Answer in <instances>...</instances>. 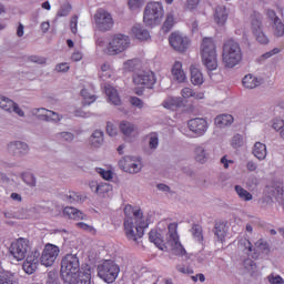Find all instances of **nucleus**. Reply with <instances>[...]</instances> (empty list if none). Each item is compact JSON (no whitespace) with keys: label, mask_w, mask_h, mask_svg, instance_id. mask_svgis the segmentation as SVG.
Instances as JSON below:
<instances>
[{"label":"nucleus","mask_w":284,"mask_h":284,"mask_svg":"<svg viewBox=\"0 0 284 284\" xmlns=\"http://www.w3.org/2000/svg\"><path fill=\"white\" fill-rule=\"evenodd\" d=\"M124 233L128 241H132L138 245L139 240L143 239L145 234V229L148 227V222L143 217V211L141 209L134 210L132 205H126L124 207Z\"/></svg>","instance_id":"f257e3e1"},{"label":"nucleus","mask_w":284,"mask_h":284,"mask_svg":"<svg viewBox=\"0 0 284 284\" xmlns=\"http://www.w3.org/2000/svg\"><path fill=\"white\" fill-rule=\"evenodd\" d=\"M243 59V52L241 51V44L234 39H226L222 47V61L225 68H234L241 63Z\"/></svg>","instance_id":"f03ea898"},{"label":"nucleus","mask_w":284,"mask_h":284,"mask_svg":"<svg viewBox=\"0 0 284 284\" xmlns=\"http://www.w3.org/2000/svg\"><path fill=\"white\" fill-rule=\"evenodd\" d=\"M61 278L64 283H74V276L81 273V262L77 254H67L61 260Z\"/></svg>","instance_id":"7ed1b4c3"},{"label":"nucleus","mask_w":284,"mask_h":284,"mask_svg":"<svg viewBox=\"0 0 284 284\" xmlns=\"http://www.w3.org/2000/svg\"><path fill=\"white\" fill-rule=\"evenodd\" d=\"M202 63L209 72L219 68V59L216 58V44L212 38H204L201 45Z\"/></svg>","instance_id":"20e7f679"},{"label":"nucleus","mask_w":284,"mask_h":284,"mask_svg":"<svg viewBox=\"0 0 284 284\" xmlns=\"http://www.w3.org/2000/svg\"><path fill=\"white\" fill-rule=\"evenodd\" d=\"M164 14L165 11L161 2H150L144 9L143 21L145 26H159Z\"/></svg>","instance_id":"39448f33"},{"label":"nucleus","mask_w":284,"mask_h":284,"mask_svg":"<svg viewBox=\"0 0 284 284\" xmlns=\"http://www.w3.org/2000/svg\"><path fill=\"white\" fill-rule=\"evenodd\" d=\"M128 48H130V37L119 33L113 36L112 40L103 49V53L114 57L121 54V52H125Z\"/></svg>","instance_id":"423d86ee"},{"label":"nucleus","mask_w":284,"mask_h":284,"mask_svg":"<svg viewBox=\"0 0 284 284\" xmlns=\"http://www.w3.org/2000/svg\"><path fill=\"white\" fill-rule=\"evenodd\" d=\"M119 272H121V268L112 260H106L98 266V276L104 283H114L119 277Z\"/></svg>","instance_id":"0eeeda50"},{"label":"nucleus","mask_w":284,"mask_h":284,"mask_svg":"<svg viewBox=\"0 0 284 284\" xmlns=\"http://www.w3.org/2000/svg\"><path fill=\"white\" fill-rule=\"evenodd\" d=\"M178 227L179 224L176 223L168 225L166 244L171 247L175 256H185V248L183 247V244H181V241H179V233L176 232Z\"/></svg>","instance_id":"6e6552de"},{"label":"nucleus","mask_w":284,"mask_h":284,"mask_svg":"<svg viewBox=\"0 0 284 284\" xmlns=\"http://www.w3.org/2000/svg\"><path fill=\"white\" fill-rule=\"evenodd\" d=\"M30 240L26 237L16 240L9 247L10 254L16 258V261H23V258L28 256V252H30Z\"/></svg>","instance_id":"1a4fd4ad"},{"label":"nucleus","mask_w":284,"mask_h":284,"mask_svg":"<svg viewBox=\"0 0 284 284\" xmlns=\"http://www.w3.org/2000/svg\"><path fill=\"white\" fill-rule=\"evenodd\" d=\"M119 168L129 174H139L143 169L141 160L126 155L119 161Z\"/></svg>","instance_id":"9d476101"},{"label":"nucleus","mask_w":284,"mask_h":284,"mask_svg":"<svg viewBox=\"0 0 284 284\" xmlns=\"http://www.w3.org/2000/svg\"><path fill=\"white\" fill-rule=\"evenodd\" d=\"M94 19L95 26L101 32H108L109 30H112L114 26V20L112 19V16L105 10H98Z\"/></svg>","instance_id":"9b49d317"},{"label":"nucleus","mask_w":284,"mask_h":284,"mask_svg":"<svg viewBox=\"0 0 284 284\" xmlns=\"http://www.w3.org/2000/svg\"><path fill=\"white\" fill-rule=\"evenodd\" d=\"M59 246L54 244H47L41 257L39 258L41 265L44 267H52L54 265V261H57V256H59Z\"/></svg>","instance_id":"f8f14e48"},{"label":"nucleus","mask_w":284,"mask_h":284,"mask_svg":"<svg viewBox=\"0 0 284 284\" xmlns=\"http://www.w3.org/2000/svg\"><path fill=\"white\" fill-rule=\"evenodd\" d=\"M8 152L16 159H23L30 154V145L23 141H12L8 144Z\"/></svg>","instance_id":"ddd939ff"},{"label":"nucleus","mask_w":284,"mask_h":284,"mask_svg":"<svg viewBox=\"0 0 284 284\" xmlns=\"http://www.w3.org/2000/svg\"><path fill=\"white\" fill-rule=\"evenodd\" d=\"M133 83L135 85H144L145 88L152 89L156 83V77L152 71H141L133 77Z\"/></svg>","instance_id":"4468645a"},{"label":"nucleus","mask_w":284,"mask_h":284,"mask_svg":"<svg viewBox=\"0 0 284 284\" xmlns=\"http://www.w3.org/2000/svg\"><path fill=\"white\" fill-rule=\"evenodd\" d=\"M169 43L176 52H185L187 45H190V40L181 33L173 32L169 38Z\"/></svg>","instance_id":"2eb2a0df"},{"label":"nucleus","mask_w":284,"mask_h":284,"mask_svg":"<svg viewBox=\"0 0 284 284\" xmlns=\"http://www.w3.org/2000/svg\"><path fill=\"white\" fill-rule=\"evenodd\" d=\"M187 126L195 136H203L207 132V121L203 118L189 120Z\"/></svg>","instance_id":"dca6fc26"},{"label":"nucleus","mask_w":284,"mask_h":284,"mask_svg":"<svg viewBox=\"0 0 284 284\" xmlns=\"http://www.w3.org/2000/svg\"><path fill=\"white\" fill-rule=\"evenodd\" d=\"M39 256H41L39 251H33L27 256L22 264V270L26 272V274H34L37 272L39 267Z\"/></svg>","instance_id":"f3484780"},{"label":"nucleus","mask_w":284,"mask_h":284,"mask_svg":"<svg viewBox=\"0 0 284 284\" xmlns=\"http://www.w3.org/2000/svg\"><path fill=\"white\" fill-rule=\"evenodd\" d=\"M0 108L1 110H4V112L12 113L14 112L18 114V116H26V112L19 108V104H17L14 101H12L9 98H6L4 95L0 94Z\"/></svg>","instance_id":"a211bd4d"},{"label":"nucleus","mask_w":284,"mask_h":284,"mask_svg":"<svg viewBox=\"0 0 284 284\" xmlns=\"http://www.w3.org/2000/svg\"><path fill=\"white\" fill-rule=\"evenodd\" d=\"M267 194H270L271 197L273 196V199L277 201L278 205H281V203H283L284 200L283 184L275 183L273 185L267 186Z\"/></svg>","instance_id":"6ab92c4d"},{"label":"nucleus","mask_w":284,"mask_h":284,"mask_svg":"<svg viewBox=\"0 0 284 284\" xmlns=\"http://www.w3.org/2000/svg\"><path fill=\"white\" fill-rule=\"evenodd\" d=\"M63 214L73 221H88V215L72 206L64 207Z\"/></svg>","instance_id":"aec40b11"},{"label":"nucleus","mask_w":284,"mask_h":284,"mask_svg":"<svg viewBox=\"0 0 284 284\" xmlns=\"http://www.w3.org/2000/svg\"><path fill=\"white\" fill-rule=\"evenodd\" d=\"M172 74L173 79H175L178 83H183L187 79V77L185 75V71H183V64L179 61L174 62L172 68Z\"/></svg>","instance_id":"412c9836"},{"label":"nucleus","mask_w":284,"mask_h":284,"mask_svg":"<svg viewBox=\"0 0 284 284\" xmlns=\"http://www.w3.org/2000/svg\"><path fill=\"white\" fill-rule=\"evenodd\" d=\"M252 154L258 161H265L267 159V146L262 142H255Z\"/></svg>","instance_id":"4be33fe9"},{"label":"nucleus","mask_w":284,"mask_h":284,"mask_svg":"<svg viewBox=\"0 0 284 284\" xmlns=\"http://www.w3.org/2000/svg\"><path fill=\"white\" fill-rule=\"evenodd\" d=\"M213 234L214 236H216L217 241H221V243H223L227 234V226L225 222H215Z\"/></svg>","instance_id":"5701e85b"},{"label":"nucleus","mask_w":284,"mask_h":284,"mask_svg":"<svg viewBox=\"0 0 284 284\" xmlns=\"http://www.w3.org/2000/svg\"><path fill=\"white\" fill-rule=\"evenodd\" d=\"M214 123L217 128H229L234 123V116L232 114H220L215 118Z\"/></svg>","instance_id":"b1692460"},{"label":"nucleus","mask_w":284,"mask_h":284,"mask_svg":"<svg viewBox=\"0 0 284 284\" xmlns=\"http://www.w3.org/2000/svg\"><path fill=\"white\" fill-rule=\"evenodd\" d=\"M71 284H92V273L90 268L84 272H80L74 276V281Z\"/></svg>","instance_id":"393cba45"},{"label":"nucleus","mask_w":284,"mask_h":284,"mask_svg":"<svg viewBox=\"0 0 284 284\" xmlns=\"http://www.w3.org/2000/svg\"><path fill=\"white\" fill-rule=\"evenodd\" d=\"M251 28H252L253 34L255 32L263 30V17L261 16V13L253 12L251 14Z\"/></svg>","instance_id":"a878e982"},{"label":"nucleus","mask_w":284,"mask_h":284,"mask_svg":"<svg viewBox=\"0 0 284 284\" xmlns=\"http://www.w3.org/2000/svg\"><path fill=\"white\" fill-rule=\"evenodd\" d=\"M214 17L217 26H225V21H227V8L224 6L216 7Z\"/></svg>","instance_id":"bb28decb"},{"label":"nucleus","mask_w":284,"mask_h":284,"mask_svg":"<svg viewBox=\"0 0 284 284\" xmlns=\"http://www.w3.org/2000/svg\"><path fill=\"white\" fill-rule=\"evenodd\" d=\"M104 92L109 99V102L113 105H119L121 103V98L119 97V92L112 85H106L104 88Z\"/></svg>","instance_id":"cd10ccee"},{"label":"nucleus","mask_w":284,"mask_h":284,"mask_svg":"<svg viewBox=\"0 0 284 284\" xmlns=\"http://www.w3.org/2000/svg\"><path fill=\"white\" fill-rule=\"evenodd\" d=\"M190 72H191V83L193 85H203L204 80H203V73L201 72V70H199L196 65H191Z\"/></svg>","instance_id":"c85d7f7f"},{"label":"nucleus","mask_w":284,"mask_h":284,"mask_svg":"<svg viewBox=\"0 0 284 284\" xmlns=\"http://www.w3.org/2000/svg\"><path fill=\"white\" fill-rule=\"evenodd\" d=\"M89 143L92 148H101V145H103V131L101 130H95L90 139H89Z\"/></svg>","instance_id":"c756f323"},{"label":"nucleus","mask_w":284,"mask_h":284,"mask_svg":"<svg viewBox=\"0 0 284 284\" xmlns=\"http://www.w3.org/2000/svg\"><path fill=\"white\" fill-rule=\"evenodd\" d=\"M194 154H195V161L202 164L206 163L210 156V153H207V150H205V146L203 145H197L194 150Z\"/></svg>","instance_id":"7c9ffc66"},{"label":"nucleus","mask_w":284,"mask_h":284,"mask_svg":"<svg viewBox=\"0 0 284 284\" xmlns=\"http://www.w3.org/2000/svg\"><path fill=\"white\" fill-rule=\"evenodd\" d=\"M242 83H243L244 88H246L247 90H254V88H258V85H261L258 78H256L252 74L245 75L242 80Z\"/></svg>","instance_id":"2f4dec72"},{"label":"nucleus","mask_w":284,"mask_h":284,"mask_svg":"<svg viewBox=\"0 0 284 284\" xmlns=\"http://www.w3.org/2000/svg\"><path fill=\"white\" fill-rule=\"evenodd\" d=\"M132 32L134 37H136L140 41H148V39L150 38V31H148L141 24L134 26Z\"/></svg>","instance_id":"473e14b6"},{"label":"nucleus","mask_w":284,"mask_h":284,"mask_svg":"<svg viewBox=\"0 0 284 284\" xmlns=\"http://www.w3.org/2000/svg\"><path fill=\"white\" fill-rule=\"evenodd\" d=\"M0 284H19V280L11 272H0Z\"/></svg>","instance_id":"72a5a7b5"},{"label":"nucleus","mask_w":284,"mask_h":284,"mask_svg":"<svg viewBox=\"0 0 284 284\" xmlns=\"http://www.w3.org/2000/svg\"><path fill=\"white\" fill-rule=\"evenodd\" d=\"M149 240L151 243H154L159 250H163V239H161V234H159V232L154 230L150 231Z\"/></svg>","instance_id":"f704fd0d"},{"label":"nucleus","mask_w":284,"mask_h":284,"mask_svg":"<svg viewBox=\"0 0 284 284\" xmlns=\"http://www.w3.org/2000/svg\"><path fill=\"white\" fill-rule=\"evenodd\" d=\"M120 130L124 136H131L132 132L136 130V126L128 121H122L120 123Z\"/></svg>","instance_id":"c9c22d12"},{"label":"nucleus","mask_w":284,"mask_h":284,"mask_svg":"<svg viewBox=\"0 0 284 284\" xmlns=\"http://www.w3.org/2000/svg\"><path fill=\"white\" fill-rule=\"evenodd\" d=\"M181 105H183L182 98H171L163 102V108H166V110H172V108H181Z\"/></svg>","instance_id":"e433bc0d"},{"label":"nucleus","mask_w":284,"mask_h":284,"mask_svg":"<svg viewBox=\"0 0 284 284\" xmlns=\"http://www.w3.org/2000/svg\"><path fill=\"white\" fill-rule=\"evenodd\" d=\"M235 192L237 196L241 199V201H252L253 195L250 193V191L243 189L241 185H235Z\"/></svg>","instance_id":"4c0bfd02"},{"label":"nucleus","mask_w":284,"mask_h":284,"mask_svg":"<svg viewBox=\"0 0 284 284\" xmlns=\"http://www.w3.org/2000/svg\"><path fill=\"white\" fill-rule=\"evenodd\" d=\"M243 265L247 274H251V276L256 274V270H257L256 262H254L252 258L244 260Z\"/></svg>","instance_id":"58836bf2"},{"label":"nucleus","mask_w":284,"mask_h":284,"mask_svg":"<svg viewBox=\"0 0 284 284\" xmlns=\"http://www.w3.org/2000/svg\"><path fill=\"white\" fill-rule=\"evenodd\" d=\"M191 234L199 243H203V227L199 224H193Z\"/></svg>","instance_id":"ea45409f"},{"label":"nucleus","mask_w":284,"mask_h":284,"mask_svg":"<svg viewBox=\"0 0 284 284\" xmlns=\"http://www.w3.org/2000/svg\"><path fill=\"white\" fill-rule=\"evenodd\" d=\"M272 30L274 37H283L284 36V24L283 21L276 20L275 22L272 23Z\"/></svg>","instance_id":"a19ab883"},{"label":"nucleus","mask_w":284,"mask_h":284,"mask_svg":"<svg viewBox=\"0 0 284 284\" xmlns=\"http://www.w3.org/2000/svg\"><path fill=\"white\" fill-rule=\"evenodd\" d=\"M21 179L29 187H37V178L32 173H22Z\"/></svg>","instance_id":"79ce46f5"},{"label":"nucleus","mask_w":284,"mask_h":284,"mask_svg":"<svg viewBox=\"0 0 284 284\" xmlns=\"http://www.w3.org/2000/svg\"><path fill=\"white\" fill-rule=\"evenodd\" d=\"M81 97L84 99L83 105H92V103L97 101V97H94V94H90V91L87 89L81 90Z\"/></svg>","instance_id":"37998d69"},{"label":"nucleus","mask_w":284,"mask_h":284,"mask_svg":"<svg viewBox=\"0 0 284 284\" xmlns=\"http://www.w3.org/2000/svg\"><path fill=\"white\" fill-rule=\"evenodd\" d=\"M253 34H254L256 41L258 43H261L262 45H267V43H270V39L267 38V36H265V32H263V29Z\"/></svg>","instance_id":"c03bdc74"},{"label":"nucleus","mask_w":284,"mask_h":284,"mask_svg":"<svg viewBox=\"0 0 284 284\" xmlns=\"http://www.w3.org/2000/svg\"><path fill=\"white\" fill-rule=\"evenodd\" d=\"M255 246L257 247L258 252H262V254H270V244L263 240H258L255 243Z\"/></svg>","instance_id":"a18cd8bd"},{"label":"nucleus","mask_w":284,"mask_h":284,"mask_svg":"<svg viewBox=\"0 0 284 284\" xmlns=\"http://www.w3.org/2000/svg\"><path fill=\"white\" fill-rule=\"evenodd\" d=\"M144 3L145 2L143 0H128V6L132 11L141 10Z\"/></svg>","instance_id":"49530a36"},{"label":"nucleus","mask_w":284,"mask_h":284,"mask_svg":"<svg viewBox=\"0 0 284 284\" xmlns=\"http://www.w3.org/2000/svg\"><path fill=\"white\" fill-rule=\"evenodd\" d=\"M48 109H34L33 114L38 116V119H41V121H48Z\"/></svg>","instance_id":"de8ad7c7"},{"label":"nucleus","mask_w":284,"mask_h":284,"mask_svg":"<svg viewBox=\"0 0 284 284\" xmlns=\"http://www.w3.org/2000/svg\"><path fill=\"white\" fill-rule=\"evenodd\" d=\"M58 139H62V141H67L68 143H71V141H74V133L72 132H60L57 133Z\"/></svg>","instance_id":"09e8293b"},{"label":"nucleus","mask_w":284,"mask_h":284,"mask_svg":"<svg viewBox=\"0 0 284 284\" xmlns=\"http://www.w3.org/2000/svg\"><path fill=\"white\" fill-rule=\"evenodd\" d=\"M97 172L102 176V179H104V181H112V171L98 168Z\"/></svg>","instance_id":"8fccbe9b"},{"label":"nucleus","mask_w":284,"mask_h":284,"mask_svg":"<svg viewBox=\"0 0 284 284\" xmlns=\"http://www.w3.org/2000/svg\"><path fill=\"white\" fill-rule=\"evenodd\" d=\"M267 281H268V283H271V284H284L283 277H281V275H276V274H274V273H271V274L267 276Z\"/></svg>","instance_id":"3c124183"},{"label":"nucleus","mask_w":284,"mask_h":284,"mask_svg":"<svg viewBox=\"0 0 284 284\" xmlns=\"http://www.w3.org/2000/svg\"><path fill=\"white\" fill-rule=\"evenodd\" d=\"M108 192H110V184L108 183H101L95 186V194H108Z\"/></svg>","instance_id":"603ef678"},{"label":"nucleus","mask_w":284,"mask_h":284,"mask_svg":"<svg viewBox=\"0 0 284 284\" xmlns=\"http://www.w3.org/2000/svg\"><path fill=\"white\" fill-rule=\"evenodd\" d=\"M52 121L53 123H59V121H61V116L54 112V111H48L47 113V122Z\"/></svg>","instance_id":"864d4df0"},{"label":"nucleus","mask_w":284,"mask_h":284,"mask_svg":"<svg viewBox=\"0 0 284 284\" xmlns=\"http://www.w3.org/2000/svg\"><path fill=\"white\" fill-rule=\"evenodd\" d=\"M77 227H79V230H83L84 232H90L91 234H94L97 232V230H94V226L89 225L84 222L77 223Z\"/></svg>","instance_id":"5fc2aeb1"},{"label":"nucleus","mask_w":284,"mask_h":284,"mask_svg":"<svg viewBox=\"0 0 284 284\" xmlns=\"http://www.w3.org/2000/svg\"><path fill=\"white\" fill-rule=\"evenodd\" d=\"M150 150H156L159 148V136L156 134H151L149 140Z\"/></svg>","instance_id":"6e6d98bb"},{"label":"nucleus","mask_w":284,"mask_h":284,"mask_svg":"<svg viewBox=\"0 0 284 284\" xmlns=\"http://www.w3.org/2000/svg\"><path fill=\"white\" fill-rule=\"evenodd\" d=\"M272 203H274V201L270 195H264L258 200V205L262 207H267L268 205H272Z\"/></svg>","instance_id":"4d7b16f0"},{"label":"nucleus","mask_w":284,"mask_h":284,"mask_svg":"<svg viewBox=\"0 0 284 284\" xmlns=\"http://www.w3.org/2000/svg\"><path fill=\"white\" fill-rule=\"evenodd\" d=\"M201 0H186L185 10H196Z\"/></svg>","instance_id":"13d9d810"},{"label":"nucleus","mask_w":284,"mask_h":284,"mask_svg":"<svg viewBox=\"0 0 284 284\" xmlns=\"http://www.w3.org/2000/svg\"><path fill=\"white\" fill-rule=\"evenodd\" d=\"M181 94L183 99H190L191 97H196V93H194V90H192L191 88L182 89Z\"/></svg>","instance_id":"bf43d9fd"},{"label":"nucleus","mask_w":284,"mask_h":284,"mask_svg":"<svg viewBox=\"0 0 284 284\" xmlns=\"http://www.w3.org/2000/svg\"><path fill=\"white\" fill-rule=\"evenodd\" d=\"M116 126H114V124H112V122H108L106 123V133L109 134V136H116Z\"/></svg>","instance_id":"052dcab7"},{"label":"nucleus","mask_w":284,"mask_h":284,"mask_svg":"<svg viewBox=\"0 0 284 284\" xmlns=\"http://www.w3.org/2000/svg\"><path fill=\"white\" fill-rule=\"evenodd\" d=\"M172 26H174V18L168 17L163 24L164 30L170 32L172 30Z\"/></svg>","instance_id":"680f3d73"},{"label":"nucleus","mask_w":284,"mask_h":284,"mask_svg":"<svg viewBox=\"0 0 284 284\" xmlns=\"http://www.w3.org/2000/svg\"><path fill=\"white\" fill-rule=\"evenodd\" d=\"M240 245L242 247H244V250H248V252H252V242H250V240L247 239H242L240 240Z\"/></svg>","instance_id":"e2e57ef3"},{"label":"nucleus","mask_w":284,"mask_h":284,"mask_svg":"<svg viewBox=\"0 0 284 284\" xmlns=\"http://www.w3.org/2000/svg\"><path fill=\"white\" fill-rule=\"evenodd\" d=\"M68 70H70V65L65 62L55 65V72H68Z\"/></svg>","instance_id":"0e129e2a"},{"label":"nucleus","mask_w":284,"mask_h":284,"mask_svg":"<svg viewBox=\"0 0 284 284\" xmlns=\"http://www.w3.org/2000/svg\"><path fill=\"white\" fill-rule=\"evenodd\" d=\"M232 145H234L235 148H241V145H243V138L241 136V134L233 136Z\"/></svg>","instance_id":"69168bd1"},{"label":"nucleus","mask_w":284,"mask_h":284,"mask_svg":"<svg viewBox=\"0 0 284 284\" xmlns=\"http://www.w3.org/2000/svg\"><path fill=\"white\" fill-rule=\"evenodd\" d=\"M78 22H79V17L74 16L73 18H71L70 28H71V32L73 34H77V23Z\"/></svg>","instance_id":"338daca9"},{"label":"nucleus","mask_w":284,"mask_h":284,"mask_svg":"<svg viewBox=\"0 0 284 284\" xmlns=\"http://www.w3.org/2000/svg\"><path fill=\"white\" fill-rule=\"evenodd\" d=\"M131 103L135 105V108H143V101L136 97L131 98Z\"/></svg>","instance_id":"774afa93"}]
</instances>
